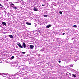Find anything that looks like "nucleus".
Instances as JSON below:
<instances>
[{
  "instance_id": "1",
  "label": "nucleus",
  "mask_w": 79,
  "mask_h": 79,
  "mask_svg": "<svg viewBox=\"0 0 79 79\" xmlns=\"http://www.w3.org/2000/svg\"><path fill=\"white\" fill-rule=\"evenodd\" d=\"M17 45H18L19 47H20V48H23V47L21 46V43H18V44H17Z\"/></svg>"
},
{
  "instance_id": "2",
  "label": "nucleus",
  "mask_w": 79,
  "mask_h": 79,
  "mask_svg": "<svg viewBox=\"0 0 79 79\" xmlns=\"http://www.w3.org/2000/svg\"><path fill=\"white\" fill-rule=\"evenodd\" d=\"M33 10L34 11H38V9H37L36 8L34 7Z\"/></svg>"
},
{
  "instance_id": "3",
  "label": "nucleus",
  "mask_w": 79,
  "mask_h": 79,
  "mask_svg": "<svg viewBox=\"0 0 79 79\" xmlns=\"http://www.w3.org/2000/svg\"><path fill=\"white\" fill-rule=\"evenodd\" d=\"M2 24L3 25H5V26H6V23L5 22H2Z\"/></svg>"
},
{
  "instance_id": "4",
  "label": "nucleus",
  "mask_w": 79,
  "mask_h": 79,
  "mask_svg": "<svg viewBox=\"0 0 79 79\" xmlns=\"http://www.w3.org/2000/svg\"><path fill=\"white\" fill-rule=\"evenodd\" d=\"M34 45H30V47L31 49H33L34 48Z\"/></svg>"
},
{
  "instance_id": "5",
  "label": "nucleus",
  "mask_w": 79,
  "mask_h": 79,
  "mask_svg": "<svg viewBox=\"0 0 79 79\" xmlns=\"http://www.w3.org/2000/svg\"><path fill=\"white\" fill-rule=\"evenodd\" d=\"M51 27V25H49L48 26H47L46 27V28H50Z\"/></svg>"
},
{
  "instance_id": "6",
  "label": "nucleus",
  "mask_w": 79,
  "mask_h": 79,
  "mask_svg": "<svg viewBox=\"0 0 79 79\" xmlns=\"http://www.w3.org/2000/svg\"><path fill=\"white\" fill-rule=\"evenodd\" d=\"M9 37H10V38H11V39L13 38V35H9Z\"/></svg>"
},
{
  "instance_id": "7",
  "label": "nucleus",
  "mask_w": 79,
  "mask_h": 79,
  "mask_svg": "<svg viewBox=\"0 0 79 79\" xmlns=\"http://www.w3.org/2000/svg\"><path fill=\"white\" fill-rule=\"evenodd\" d=\"M23 47L24 48H26V44L24 42L23 43Z\"/></svg>"
},
{
  "instance_id": "8",
  "label": "nucleus",
  "mask_w": 79,
  "mask_h": 79,
  "mask_svg": "<svg viewBox=\"0 0 79 79\" xmlns=\"http://www.w3.org/2000/svg\"><path fill=\"white\" fill-rule=\"evenodd\" d=\"M26 24H27V25H31V23H29V22H26Z\"/></svg>"
},
{
  "instance_id": "9",
  "label": "nucleus",
  "mask_w": 79,
  "mask_h": 79,
  "mask_svg": "<svg viewBox=\"0 0 79 79\" xmlns=\"http://www.w3.org/2000/svg\"><path fill=\"white\" fill-rule=\"evenodd\" d=\"M11 5L12 6V7H15V5L13 3L11 4Z\"/></svg>"
},
{
  "instance_id": "10",
  "label": "nucleus",
  "mask_w": 79,
  "mask_h": 79,
  "mask_svg": "<svg viewBox=\"0 0 79 79\" xmlns=\"http://www.w3.org/2000/svg\"><path fill=\"white\" fill-rule=\"evenodd\" d=\"M43 16L44 17H47V15H44Z\"/></svg>"
},
{
  "instance_id": "11",
  "label": "nucleus",
  "mask_w": 79,
  "mask_h": 79,
  "mask_svg": "<svg viewBox=\"0 0 79 79\" xmlns=\"http://www.w3.org/2000/svg\"><path fill=\"white\" fill-rule=\"evenodd\" d=\"M59 13L60 14V15H62V14H63V12H61V11H60L59 12Z\"/></svg>"
},
{
  "instance_id": "12",
  "label": "nucleus",
  "mask_w": 79,
  "mask_h": 79,
  "mask_svg": "<svg viewBox=\"0 0 79 79\" xmlns=\"http://www.w3.org/2000/svg\"><path fill=\"white\" fill-rule=\"evenodd\" d=\"M73 27H77V26H76V25H73Z\"/></svg>"
},
{
  "instance_id": "13",
  "label": "nucleus",
  "mask_w": 79,
  "mask_h": 79,
  "mask_svg": "<svg viewBox=\"0 0 79 79\" xmlns=\"http://www.w3.org/2000/svg\"><path fill=\"white\" fill-rule=\"evenodd\" d=\"M72 76H74V77H76V75H75L74 74H72Z\"/></svg>"
},
{
  "instance_id": "14",
  "label": "nucleus",
  "mask_w": 79,
  "mask_h": 79,
  "mask_svg": "<svg viewBox=\"0 0 79 79\" xmlns=\"http://www.w3.org/2000/svg\"><path fill=\"white\" fill-rule=\"evenodd\" d=\"M12 8H13L14 9H17V8L16 7H13Z\"/></svg>"
},
{
  "instance_id": "15",
  "label": "nucleus",
  "mask_w": 79,
  "mask_h": 79,
  "mask_svg": "<svg viewBox=\"0 0 79 79\" xmlns=\"http://www.w3.org/2000/svg\"><path fill=\"white\" fill-rule=\"evenodd\" d=\"M22 53H23V54H25V53H26V52H22Z\"/></svg>"
},
{
  "instance_id": "16",
  "label": "nucleus",
  "mask_w": 79,
  "mask_h": 79,
  "mask_svg": "<svg viewBox=\"0 0 79 79\" xmlns=\"http://www.w3.org/2000/svg\"><path fill=\"white\" fill-rule=\"evenodd\" d=\"M0 6H2V7H3V6H2V4H0Z\"/></svg>"
},
{
  "instance_id": "17",
  "label": "nucleus",
  "mask_w": 79,
  "mask_h": 79,
  "mask_svg": "<svg viewBox=\"0 0 79 79\" xmlns=\"http://www.w3.org/2000/svg\"><path fill=\"white\" fill-rule=\"evenodd\" d=\"M14 56H12L11 57V59H13V58H14Z\"/></svg>"
},
{
  "instance_id": "18",
  "label": "nucleus",
  "mask_w": 79,
  "mask_h": 79,
  "mask_svg": "<svg viewBox=\"0 0 79 79\" xmlns=\"http://www.w3.org/2000/svg\"><path fill=\"white\" fill-rule=\"evenodd\" d=\"M65 34V33H63V35H64Z\"/></svg>"
},
{
  "instance_id": "19",
  "label": "nucleus",
  "mask_w": 79,
  "mask_h": 79,
  "mask_svg": "<svg viewBox=\"0 0 79 79\" xmlns=\"http://www.w3.org/2000/svg\"><path fill=\"white\" fill-rule=\"evenodd\" d=\"M2 73H0V75H2Z\"/></svg>"
},
{
  "instance_id": "20",
  "label": "nucleus",
  "mask_w": 79,
  "mask_h": 79,
  "mask_svg": "<svg viewBox=\"0 0 79 79\" xmlns=\"http://www.w3.org/2000/svg\"><path fill=\"white\" fill-rule=\"evenodd\" d=\"M58 62H59V63H61V61H60V60H59V61H58Z\"/></svg>"
},
{
  "instance_id": "21",
  "label": "nucleus",
  "mask_w": 79,
  "mask_h": 79,
  "mask_svg": "<svg viewBox=\"0 0 79 79\" xmlns=\"http://www.w3.org/2000/svg\"><path fill=\"white\" fill-rule=\"evenodd\" d=\"M68 73L69 75H71V73Z\"/></svg>"
},
{
  "instance_id": "22",
  "label": "nucleus",
  "mask_w": 79,
  "mask_h": 79,
  "mask_svg": "<svg viewBox=\"0 0 79 79\" xmlns=\"http://www.w3.org/2000/svg\"><path fill=\"white\" fill-rule=\"evenodd\" d=\"M42 6H44V4H42Z\"/></svg>"
},
{
  "instance_id": "23",
  "label": "nucleus",
  "mask_w": 79,
  "mask_h": 79,
  "mask_svg": "<svg viewBox=\"0 0 79 79\" xmlns=\"http://www.w3.org/2000/svg\"><path fill=\"white\" fill-rule=\"evenodd\" d=\"M16 3H18V2H16Z\"/></svg>"
},
{
  "instance_id": "24",
  "label": "nucleus",
  "mask_w": 79,
  "mask_h": 79,
  "mask_svg": "<svg viewBox=\"0 0 79 79\" xmlns=\"http://www.w3.org/2000/svg\"><path fill=\"white\" fill-rule=\"evenodd\" d=\"M1 63V62H0V63Z\"/></svg>"
}]
</instances>
